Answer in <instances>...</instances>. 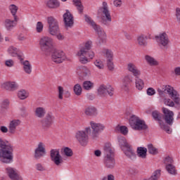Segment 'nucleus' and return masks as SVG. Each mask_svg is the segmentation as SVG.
I'll use <instances>...</instances> for the list:
<instances>
[{
    "label": "nucleus",
    "instance_id": "1",
    "mask_svg": "<svg viewBox=\"0 0 180 180\" xmlns=\"http://www.w3.org/2000/svg\"><path fill=\"white\" fill-rule=\"evenodd\" d=\"M0 161L4 164L13 162V146L0 138Z\"/></svg>",
    "mask_w": 180,
    "mask_h": 180
},
{
    "label": "nucleus",
    "instance_id": "2",
    "mask_svg": "<svg viewBox=\"0 0 180 180\" xmlns=\"http://www.w3.org/2000/svg\"><path fill=\"white\" fill-rule=\"evenodd\" d=\"M84 20L89 25V26L93 27L98 34V38L96 41V45L102 46V44L106 43V32H105L103 29H102L100 25H98L97 23L88 15H84Z\"/></svg>",
    "mask_w": 180,
    "mask_h": 180
},
{
    "label": "nucleus",
    "instance_id": "3",
    "mask_svg": "<svg viewBox=\"0 0 180 180\" xmlns=\"http://www.w3.org/2000/svg\"><path fill=\"white\" fill-rule=\"evenodd\" d=\"M84 20L89 25V26L93 27L98 34V38L96 41V45L102 46V44L106 43V32H105L103 29H102L100 25H98L97 23L88 15H84Z\"/></svg>",
    "mask_w": 180,
    "mask_h": 180
},
{
    "label": "nucleus",
    "instance_id": "4",
    "mask_svg": "<svg viewBox=\"0 0 180 180\" xmlns=\"http://www.w3.org/2000/svg\"><path fill=\"white\" fill-rule=\"evenodd\" d=\"M104 151L105 157L104 158V165L106 168H115L116 164L115 161L113 150H112V146L110 144L106 143L104 146Z\"/></svg>",
    "mask_w": 180,
    "mask_h": 180
},
{
    "label": "nucleus",
    "instance_id": "5",
    "mask_svg": "<svg viewBox=\"0 0 180 180\" xmlns=\"http://www.w3.org/2000/svg\"><path fill=\"white\" fill-rule=\"evenodd\" d=\"M40 49L46 56H49L51 51H54V45L53 39L49 37H44L39 41Z\"/></svg>",
    "mask_w": 180,
    "mask_h": 180
},
{
    "label": "nucleus",
    "instance_id": "6",
    "mask_svg": "<svg viewBox=\"0 0 180 180\" xmlns=\"http://www.w3.org/2000/svg\"><path fill=\"white\" fill-rule=\"evenodd\" d=\"M163 89H164L165 94H168L169 95L170 98L175 103L176 109H177V110H179V109H180V98H179V94H178V91H176V90L174 89V87H172L169 85L163 86Z\"/></svg>",
    "mask_w": 180,
    "mask_h": 180
},
{
    "label": "nucleus",
    "instance_id": "7",
    "mask_svg": "<svg viewBox=\"0 0 180 180\" xmlns=\"http://www.w3.org/2000/svg\"><path fill=\"white\" fill-rule=\"evenodd\" d=\"M99 11L103 13L101 17V23L105 26H110L112 22V15H110V11L108 7V3L103 1V6L99 8Z\"/></svg>",
    "mask_w": 180,
    "mask_h": 180
},
{
    "label": "nucleus",
    "instance_id": "8",
    "mask_svg": "<svg viewBox=\"0 0 180 180\" xmlns=\"http://www.w3.org/2000/svg\"><path fill=\"white\" fill-rule=\"evenodd\" d=\"M163 116L164 115L161 114L158 110H154L152 112V117H153L154 120L158 122L160 129L166 131L168 134H171V133H172V130L169 126L162 122Z\"/></svg>",
    "mask_w": 180,
    "mask_h": 180
},
{
    "label": "nucleus",
    "instance_id": "9",
    "mask_svg": "<svg viewBox=\"0 0 180 180\" xmlns=\"http://www.w3.org/2000/svg\"><path fill=\"white\" fill-rule=\"evenodd\" d=\"M85 131H77L75 134V139L82 146H85L88 143V134H91V128L86 127Z\"/></svg>",
    "mask_w": 180,
    "mask_h": 180
},
{
    "label": "nucleus",
    "instance_id": "10",
    "mask_svg": "<svg viewBox=\"0 0 180 180\" xmlns=\"http://www.w3.org/2000/svg\"><path fill=\"white\" fill-rule=\"evenodd\" d=\"M51 160L56 167H61L64 164L63 156L60 154V149H51L50 150Z\"/></svg>",
    "mask_w": 180,
    "mask_h": 180
},
{
    "label": "nucleus",
    "instance_id": "11",
    "mask_svg": "<svg viewBox=\"0 0 180 180\" xmlns=\"http://www.w3.org/2000/svg\"><path fill=\"white\" fill-rule=\"evenodd\" d=\"M51 54V60L53 63L56 64H61L63 61H65L67 56H65V53L63 51H58L57 49H53V51L50 52Z\"/></svg>",
    "mask_w": 180,
    "mask_h": 180
},
{
    "label": "nucleus",
    "instance_id": "12",
    "mask_svg": "<svg viewBox=\"0 0 180 180\" xmlns=\"http://www.w3.org/2000/svg\"><path fill=\"white\" fill-rule=\"evenodd\" d=\"M47 22L49 25V30L50 34L54 36V34H57L60 33V27H58V21L54 17L50 16L47 18Z\"/></svg>",
    "mask_w": 180,
    "mask_h": 180
},
{
    "label": "nucleus",
    "instance_id": "13",
    "mask_svg": "<svg viewBox=\"0 0 180 180\" xmlns=\"http://www.w3.org/2000/svg\"><path fill=\"white\" fill-rule=\"evenodd\" d=\"M114 94L115 89L110 85L106 86L105 84H102L98 89V95L100 96L105 97L106 95H108V96H113Z\"/></svg>",
    "mask_w": 180,
    "mask_h": 180
},
{
    "label": "nucleus",
    "instance_id": "14",
    "mask_svg": "<svg viewBox=\"0 0 180 180\" xmlns=\"http://www.w3.org/2000/svg\"><path fill=\"white\" fill-rule=\"evenodd\" d=\"M155 39L160 47H164V49H168V44H169V39L168 35L165 32L156 35Z\"/></svg>",
    "mask_w": 180,
    "mask_h": 180
},
{
    "label": "nucleus",
    "instance_id": "15",
    "mask_svg": "<svg viewBox=\"0 0 180 180\" xmlns=\"http://www.w3.org/2000/svg\"><path fill=\"white\" fill-rule=\"evenodd\" d=\"M90 126L92 129V132H91L90 134H91V137L93 139H95L97 136H99V133H102L103 130H105V125L101 123H96L94 121H91L90 122Z\"/></svg>",
    "mask_w": 180,
    "mask_h": 180
},
{
    "label": "nucleus",
    "instance_id": "16",
    "mask_svg": "<svg viewBox=\"0 0 180 180\" xmlns=\"http://www.w3.org/2000/svg\"><path fill=\"white\" fill-rule=\"evenodd\" d=\"M162 119H164L166 124H168L169 126H172V124H174V112L165 108H162Z\"/></svg>",
    "mask_w": 180,
    "mask_h": 180
},
{
    "label": "nucleus",
    "instance_id": "17",
    "mask_svg": "<svg viewBox=\"0 0 180 180\" xmlns=\"http://www.w3.org/2000/svg\"><path fill=\"white\" fill-rule=\"evenodd\" d=\"M54 122V116L51 113H47L45 117L41 120L42 129L47 130L51 127V125Z\"/></svg>",
    "mask_w": 180,
    "mask_h": 180
},
{
    "label": "nucleus",
    "instance_id": "18",
    "mask_svg": "<svg viewBox=\"0 0 180 180\" xmlns=\"http://www.w3.org/2000/svg\"><path fill=\"white\" fill-rule=\"evenodd\" d=\"M44 155H46V145L43 142H39L34 150V157L36 160H40Z\"/></svg>",
    "mask_w": 180,
    "mask_h": 180
},
{
    "label": "nucleus",
    "instance_id": "19",
    "mask_svg": "<svg viewBox=\"0 0 180 180\" xmlns=\"http://www.w3.org/2000/svg\"><path fill=\"white\" fill-rule=\"evenodd\" d=\"M92 46V41H89L86 42L84 47L80 49L81 54H88V57L92 60L95 57V53L94 51H91V47Z\"/></svg>",
    "mask_w": 180,
    "mask_h": 180
},
{
    "label": "nucleus",
    "instance_id": "20",
    "mask_svg": "<svg viewBox=\"0 0 180 180\" xmlns=\"http://www.w3.org/2000/svg\"><path fill=\"white\" fill-rule=\"evenodd\" d=\"M63 22L65 27H71L74 25V17L68 10L63 14Z\"/></svg>",
    "mask_w": 180,
    "mask_h": 180
},
{
    "label": "nucleus",
    "instance_id": "21",
    "mask_svg": "<svg viewBox=\"0 0 180 180\" xmlns=\"http://www.w3.org/2000/svg\"><path fill=\"white\" fill-rule=\"evenodd\" d=\"M127 68L128 71H129V72H131L132 75L135 77V78H139V77L141 75V72L140 71V70H139V68H137V66L134 65V63H128Z\"/></svg>",
    "mask_w": 180,
    "mask_h": 180
},
{
    "label": "nucleus",
    "instance_id": "22",
    "mask_svg": "<svg viewBox=\"0 0 180 180\" xmlns=\"http://www.w3.org/2000/svg\"><path fill=\"white\" fill-rule=\"evenodd\" d=\"M8 52L11 57H17L18 60H21L24 57L23 53L14 46H10L8 49Z\"/></svg>",
    "mask_w": 180,
    "mask_h": 180
},
{
    "label": "nucleus",
    "instance_id": "23",
    "mask_svg": "<svg viewBox=\"0 0 180 180\" xmlns=\"http://www.w3.org/2000/svg\"><path fill=\"white\" fill-rule=\"evenodd\" d=\"M131 82H133V76L130 75L124 76L122 80V89L126 91H129V89L130 88V84H131Z\"/></svg>",
    "mask_w": 180,
    "mask_h": 180
},
{
    "label": "nucleus",
    "instance_id": "24",
    "mask_svg": "<svg viewBox=\"0 0 180 180\" xmlns=\"http://www.w3.org/2000/svg\"><path fill=\"white\" fill-rule=\"evenodd\" d=\"M20 123H22L20 120H13L10 122L8 125V132L10 134H15L16 133V127L20 126Z\"/></svg>",
    "mask_w": 180,
    "mask_h": 180
},
{
    "label": "nucleus",
    "instance_id": "25",
    "mask_svg": "<svg viewBox=\"0 0 180 180\" xmlns=\"http://www.w3.org/2000/svg\"><path fill=\"white\" fill-rule=\"evenodd\" d=\"M6 172L12 180H23L22 176H20L19 174L16 172V170L12 167H7L6 169Z\"/></svg>",
    "mask_w": 180,
    "mask_h": 180
},
{
    "label": "nucleus",
    "instance_id": "26",
    "mask_svg": "<svg viewBox=\"0 0 180 180\" xmlns=\"http://www.w3.org/2000/svg\"><path fill=\"white\" fill-rule=\"evenodd\" d=\"M20 64L23 65L25 73L30 75V74H32V65L30 64V62H29V60H25V57L20 59Z\"/></svg>",
    "mask_w": 180,
    "mask_h": 180
},
{
    "label": "nucleus",
    "instance_id": "27",
    "mask_svg": "<svg viewBox=\"0 0 180 180\" xmlns=\"http://www.w3.org/2000/svg\"><path fill=\"white\" fill-rule=\"evenodd\" d=\"M148 39H152L151 34L144 35L141 34L137 38L138 44H139L141 47H146L148 43Z\"/></svg>",
    "mask_w": 180,
    "mask_h": 180
},
{
    "label": "nucleus",
    "instance_id": "28",
    "mask_svg": "<svg viewBox=\"0 0 180 180\" xmlns=\"http://www.w3.org/2000/svg\"><path fill=\"white\" fill-rule=\"evenodd\" d=\"M123 151L127 158H129V160H136V153H134L131 146L129 145V147L124 148Z\"/></svg>",
    "mask_w": 180,
    "mask_h": 180
},
{
    "label": "nucleus",
    "instance_id": "29",
    "mask_svg": "<svg viewBox=\"0 0 180 180\" xmlns=\"http://www.w3.org/2000/svg\"><path fill=\"white\" fill-rule=\"evenodd\" d=\"M4 88L7 91H16L19 88V85L15 82H8L4 84Z\"/></svg>",
    "mask_w": 180,
    "mask_h": 180
},
{
    "label": "nucleus",
    "instance_id": "30",
    "mask_svg": "<svg viewBox=\"0 0 180 180\" xmlns=\"http://www.w3.org/2000/svg\"><path fill=\"white\" fill-rule=\"evenodd\" d=\"M46 6L49 9H58L60 6V1L58 0H48L46 2Z\"/></svg>",
    "mask_w": 180,
    "mask_h": 180
},
{
    "label": "nucleus",
    "instance_id": "31",
    "mask_svg": "<svg viewBox=\"0 0 180 180\" xmlns=\"http://www.w3.org/2000/svg\"><path fill=\"white\" fill-rule=\"evenodd\" d=\"M18 20H11V19H6L4 22L5 27L8 30H12L17 25Z\"/></svg>",
    "mask_w": 180,
    "mask_h": 180
},
{
    "label": "nucleus",
    "instance_id": "32",
    "mask_svg": "<svg viewBox=\"0 0 180 180\" xmlns=\"http://www.w3.org/2000/svg\"><path fill=\"white\" fill-rule=\"evenodd\" d=\"M137 155L139 158H147V149L145 147H138L137 148Z\"/></svg>",
    "mask_w": 180,
    "mask_h": 180
},
{
    "label": "nucleus",
    "instance_id": "33",
    "mask_svg": "<svg viewBox=\"0 0 180 180\" xmlns=\"http://www.w3.org/2000/svg\"><path fill=\"white\" fill-rule=\"evenodd\" d=\"M147 129H148V127L146 124V122L141 120H139L134 127V130H147Z\"/></svg>",
    "mask_w": 180,
    "mask_h": 180
},
{
    "label": "nucleus",
    "instance_id": "34",
    "mask_svg": "<svg viewBox=\"0 0 180 180\" xmlns=\"http://www.w3.org/2000/svg\"><path fill=\"white\" fill-rule=\"evenodd\" d=\"M46 115V108L43 107H38L35 109V116L41 119Z\"/></svg>",
    "mask_w": 180,
    "mask_h": 180
},
{
    "label": "nucleus",
    "instance_id": "35",
    "mask_svg": "<svg viewBox=\"0 0 180 180\" xmlns=\"http://www.w3.org/2000/svg\"><path fill=\"white\" fill-rule=\"evenodd\" d=\"M8 9L11 11V13L13 15V19H15V20H19L18 15H16V13H18V10L19 9V8H18V6L15 4H11L8 6Z\"/></svg>",
    "mask_w": 180,
    "mask_h": 180
},
{
    "label": "nucleus",
    "instance_id": "36",
    "mask_svg": "<svg viewBox=\"0 0 180 180\" xmlns=\"http://www.w3.org/2000/svg\"><path fill=\"white\" fill-rule=\"evenodd\" d=\"M80 75L82 78H86V77H89L91 75V72L89 69L85 66L79 67Z\"/></svg>",
    "mask_w": 180,
    "mask_h": 180
},
{
    "label": "nucleus",
    "instance_id": "37",
    "mask_svg": "<svg viewBox=\"0 0 180 180\" xmlns=\"http://www.w3.org/2000/svg\"><path fill=\"white\" fill-rule=\"evenodd\" d=\"M73 4L76 6L79 13L82 14L84 13V6L81 0H73Z\"/></svg>",
    "mask_w": 180,
    "mask_h": 180
},
{
    "label": "nucleus",
    "instance_id": "38",
    "mask_svg": "<svg viewBox=\"0 0 180 180\" xmlns=\"http://www.w3.org/2000/svg\"><path fill=\"white\" fill-rule=\"evenodd\" d=\"M81 51H79L77 53V56H79V62L82 63V64H86L89 60H88V53H83V54H81L80 53Z\"/></svg>",
    "mask_w": 180,
    "mask_h": 180
},
{
    "label": "nucleus",
    "instance_id": "39",
    "mask_svg": "<svg viewBox=\"0 0 180 180\" xmlns=\"http://www.w3.org/2000/svg\"><path fill=\"white\" fill-rule=\"evenodd\" d=\"M140 118L136 115H132L129 119V124L131 127L134 129L136 127V124L139 123Z\"/></svg>",
    "mask_w": 180,
    "mask_h": 180
},
{
    "label": "nucleus",
    "instance_id": "40",
    "mask_svg": "<svg viewBox=\"0 0 180 180\" xmlns=\"http://www.w3.org/2000/svg\"><path fill=\"white\" fill-rule=\"evenodd\" d=\"M147 147L149 154L152 155H157L158 154V148H155L153 143H149Z\"/></svg>",
    "mask_w": 180,
    "mask_h": 180
},
{
    "label": "nucleus",
    "instance_id": "41",
    "mask_svg": "<svg viewBox=\"0 0 180 180\" xmlns=\"http://www.w3.org/2000/svg\"><path fill=\"white\" fill-rule=\"evenodd\" d=\"M135 84L136 88V89H139V91H141V89L144 88V82L143 79H139V77H135Z\"/></svg>",
    "mask_w": 180,
    "mask_h": 180
},
{
    "label": "nucleus",
    "instance_id": "42",
    "mask_svg": "<svg viewBox=\"0 0 180 180\" xmlns=\"http://www.w3.org/2000/svg\"><path fill=\"white\" fill-rule=\"evenodd\" d=\"M85 113L87 116H96L98 112L94 107H89L86 109Z\"/></svg>",
    "mask_w": 180,
    "mask_h": 180
},
{
    "label": "nucleus",
    "instance_id": "43",
    "mask_svg": "<svg viewBox=\"0 0 180 180\" xmlns=\"http://www.w3.org/2000/svg\"><path fill=\"white\" fill-rule=\"evenodd\" d=\"M166 170L167 171L168 174H170V175H176L177 174L176 169L174 165H166Z\"/></svg>",
    "mask_w": 180,
    "mask_h": 180
},
{
    "label": "nucleus",
    "instance_id": "44",
    "mask_svg": "<svg viewBox=\"0 0 180 180\" xmlns=\"http://www.w3.org/2000/svg\"><path fill=\"white\" fill-rule=\"evenodd\" d=\"M145 59L146 60L147 63L150 64V65H158V62H157L154 58L148 55L145 56Z\"/></svg>",
    "mask_w": 180,
    "mask_h": 180
},
{
    "label": "nucleus",
    "instance_id": "45",
    "mask_svg": "<svg viewBox=\"0 0 180 180\" xmlns=\"http://www.w3.org/2000/svg\"><path fill=\"white\" fill-rule=\"evenodd\" d=\"M118 143L121 147H124V148L129 147L130 144L127 143L126 138L121 137L118 139Z\"/></svg>",
    "mask_w": 180,
    "mask_h": 180
},
{
    "label": "nucleus",
    "instance_id": "46",
    "mask_svg": "<svg viewBox=\"0 0 180 180\" xmlns=\"http://www.w3.org/2000/svg\"><path fill=\"white\" fill-rule=\"evenodd\" d=\"M83 88L86 91H89L94 88V83L91 81H85L83 82Z\"/></svg>",
    "mask_w": 180,
    "mask_h": 180
},
{
    "label": "nucleus",
    "instance_id": "47",
    "mask_svg": "<svg viewBox=\"0 0 180 180\" xmlns=\"http://www.w3.org/2000/svg\"><path fill=\"white\" fill-rule=\"evenodd\" d=\"M18 96L20 99L24 100L29 96V93L25 90H20L18 93Z\"/></svg>",
    "mask_w": 180,
    "mask_h": 180
},
{
    "label": "nucleus",
    "instance_id": "48",
    "mask_svg": "<svg viewBox=\"0 0 180 180\" xmlns=\"http://www.w3.org/2000/svg\"><path fill=\"white\" fill-rule=\"evenodd\" d=\"M74 92L75 95H77V96H79V95L82 94V87H81V85H79V84H77L75 85Z\"/></svg>",
    "mask_w": 180,
    "mask_h": 180
},
{
    "label": "nucleus",
    "instance_id": "49",
    "mask_svg": "<svg viewBox=\"0 0 180 180\" xmlns=\"http://www.w3.org/2000/svg\"><path fill=\"white\" fill-rule=\"evenodd\" d=\"M164 103L165 105H166L167 106H169L170 108H174V106L175 108V106H176V104L169 98H165Z\"/></svg>",
    "mask_w": 180,
    "mask_h": 180
},
{
    "label": "nucleus",
    "instance_id": "50",
    "mask_svg": "<svg viewBox=\"0 0 180 180\" xmlns=\"http://www.w3.org/2000/svg\"><path fill=\"white\" fill-rule=\"evenodd\" d=\"M63 153L64 155H66V157H72L74 154L72 153V150L68 147H65V148H63Z\"/></svg>",
    "mask_w": 180,
    "mask_h": 180
},
{
    "label": "nucleus",
    "instance_id": "51",
    "mask_svg": "<svg viewBox=\"0 0 180 180\" xmlns=\"http://www.w3.org/2000/svg\"><path fill=\"white\" fill-rule=\"evenodd\" d=\"M58 99H60L63 101L64 98L63 95H64V88L61 86H58Z\"/></svg>",
    "mask_w": 180,
    "mask_h": 180
},
{
    "label": "nucleus",
    "instance_id": "52",
    "mask_svg": "<svg viewBox=\"0 0 180 180\" xmlns=\"http://www.w3.org/2000/svg\"><path fill=\"white\" fill-rule=\"evenodd\" d=\"M107 67L109 71H113L115 70V65L113 64V60H111V59L107 60Z\"/></svg>",
    "mask_w": 180,
    "mask_h": 180
},
{
    "label": "nucleus",
    "instance_id": "53",
    "mask_svg": "<svg viewBox=\"0 0 180 180\" xmlns=\"http://www.w3.org/2000/svg\"><path fill=\"white\" fill-rule=\"evenodd\" d=\"M94 65H96V67H97V68H98L99 70H103V62H102V60H96V61L94 62Z\"/></svg>",
    "mask_w": 180,
    "mask_h": 180
},
{
    "label": "nucleus",
    "instance_id": "54",
    "mask_svg": "<svg viewBox=\"0 0 180 180\" xmlns=\"http://www.w3.org/2000/svg\"><path fill=\"white\" fill-rule=\"evenodd\" d=\"M164 162L165 164V165H172L173 162H174V160H172V158L169 156H167L165 158Z\"/></svg>",
    "mask_w": 180,
    "mask_h": 180
},
{
    "label": "nucleus",
    "instance_id": "55",
    "mask_svg": "<svg viewBox=\"0 0 180 180\" xmlns=\"http://www.w3.org/2000/svg\"><path fill=\"white\" fill-rule=\"evenodd\" d=\"M105 56L107 57V60H113V52H112V51L106 49Z\"/></svg>",
    "mask_w": 180,
    "mask_h": 180
},
{
    "label": "nucleus",
    "instance_id": "56",
    "mask_svg": "<svg viewBox=\"0 0 180 180\" xmlns=\"http://www.w3.org/2000/svg\"><path fill=\"white\" fill-rule=\"evenodd\" d=\"M8 107H9V100L4 99L1 102V108H2V109H8Z\"/></svg>",
    "mask_w": 180,
    "mask_h": 180
},
{
    "label": "nucleus",
    "instance_id": "57",
    "mask_svg": "<svg viewBox=\"0 0 180 180\" xmlns=\"http://www.w3.org/2000/svg\"><path fill=\"white\" fill-rule=\"evenodd\" d=\"M146 94H147V95H148V96H153L155 95V89H154L152 87H149V88H148V89L146 91Z\"/></svg>",
    "mask_w": 180,
    "mask_h": 180
},
{
    "label": "nucleus",
    "instance_id": "58",
    "mask_svg": "<svg viewBox=\"0 0 180 180\" xmlns=\"http://www.w3.org/2000/svg\"><path fill=\"white\" fill-rule=\"evenodd\" d=\"M120 131L124 136H126L127 134V133H129V130L127 129L126 126H121L120 127Z\"/></svg>",
    "mask_w": 180,
    "mask_h": 180
},
{
    "label": "nucleus",
    "instance_id": "59",
    "mask_svg": "<svg viewBox=\"0 0 180 180\" xmlns=\"http://www.w3.org/2000/svg\"><path fill=\"white\" fill-rule=\"evenodd\" d=\"M37 32L38 33H41V32H43V23H41V22H38L37 23Z\"/></svg>",
    "mask_w": 180,
    "mask_h": 180
},
{
    "label": "nucleus",
    "instance_id": "60",
    "mask_svg": "<svg viewBox=\"0 0 180 180\" xmlns=\"http://www.w3.org/2000/svg\"><path fill=\"white\" fill-rule=\"evenodd\" d=\"M21 116L22 117H26L27 116V110H26V107H21L20 108Z\"/></svg>",
    "mask_w": 180,
    "mask_h": 180
},
{
    "label": "nucleus",
    "instance_id": "61",
    "mask_svg": "<svg viewBox=\"0 0 180 180\" xmlns=\"http://www.w3.org/2000/svg\"><path fill=\"white\" fill-rule=\"evenodd\" d=\"M14 65H15V62L13 61V60H11V59L7 60L5 62V65L6 67H13Z\"/></svg>",
    "mask_w": 180,
    "mask_h": 180
},
{
    "label": "nucleus",
    "instance_id": "62",
    "mask_svg": "<svg viewBox=\"0 0 180 180\" xmlns=\"http://www.w3.org/2000/svg\"><path fill=\"white\" fill-rule=\"evenodd\" d=\"M36 167V169L37 171H46V169L44 168V167L43 166V165H41V163H38L35 165Z\"/></svg>",
    "mask_w": 180,
    "mask_h": 180
},
{
    "label": "nucleus",
    "instance_id": "63",
    "mask_svg": "<svg viewBox=\"0 0 180 180\" xmlns=\"http://www.w3.org/2000/svg\"><path fill=\"white\" fill-rule=\"evenodd\" d=\"M158 92L161 98H164V96H165V90H164V87H162V89H158Z\"/></svg>",
    "mask_w": 180,
    "mask_h": 180
},
{
    "label": "nucleus",
    "instance_id": "64",
    "mask_svg": "<svg viewBox=\"0 0 180 180\" xmlns=\"http://www.w3.org/2000/svg\"><path fill=\"white\" fill-rule=\"evenodd\" d=\"M53 36H56L58 39V40H64V35L63 34L60 33V31L58 34H54Z\"/></svg>",
    "mask_w": 180,
    "mask_h": 180
}]
</instances>
